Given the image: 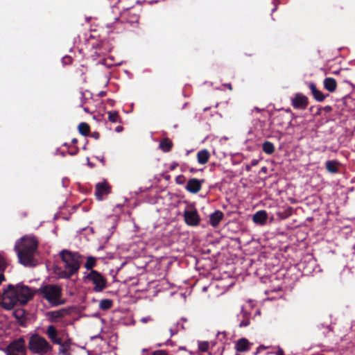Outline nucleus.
<instances>
[{
    "label": "nucleus",
    "instance_id": "22",
    "mask_svg": "<svg viewBox=\"0 0 355 355\" xmlns=\"http://www.w3.org/2000/svg\"><path fill=\"white\" fill-rule=\"evenodd\" d=\"M268 215L266 211L261 210L256 212L253 215L252 220L257 224L263 225L266 223Z\"/></svg>",
    "mask_w": 355,
    "mask_h": 355
},
{
    "label": "nucleus",
    "instance_id": "39",
    "mask_svg": "<svg viewBox=\"0 0 355 355\" xmlns=\"http://www.w3.org/2000/svg\"><path fill=\"white\" fill-rule=\"evenodd\" d=\"M179 166L178 162H173L169 166L171 171L175 170Z\"/></svg>",
    "mask_w": 355,
    "mask_h": 355
},
{
    "label": "nucleus",
    "instance_id": "54",
    "mask_svg": "<svg viewBox=\"0 0 355 355\" xmlns=\"http://www.w3.org/2000/svg\"><path fill=\"white\" fill-rule=\"evenodd\" d=\"M208 110V108H204V111Z\"/></svg>",
    "mask_w": 355,
    "mask_h": 355
},
{
    "label": "nucleus",
    "instance_id": "42",
    "mask_svg": "<svg viewBox=\"0 0 355 355\" xmlns=\"http://www.w3.org/2000/svg\"><path fill=\"white\" fill-rule=\"evenodd\" d=\"M123 126H121V125H118V126H116V128H115V132H122V131H123Z\"/></svg>",
    "mask_w": 355,
    "mask_h": 355
},
{
    "label": "nucleus",
    "instance_id": "26",
    "mask_svg": "<svg viewBox=\"0 0 355 355\" xmlns=\"http://www.w3.org/2000/svg\"><path fill=\"white\" fill-rule=\"evenodd\" d=\"M262 150L266 154L272 155L275 152V148L272 142L266 141L262 144Z\"/></svg>",
    "mask_w": 355,
    "mask_h": 355
},
{
    "label": "nucleus",
    "instance_id": "9",
    "mask_svg": "<svg viewBox=\"0 0 355 355\" xmlns=\"http://www.w3.org/2000/svg\"><path fill=\"white\" fill-rule=\"evenodd\" d=\"M291 105L294 109L304 110L309 105L308 98L302 93H296L291 98Z\"/></svg>",
    "mask_w": 355,
    "mask_h": 355
},
{
    "label": "nucleus",
    "instance_id": "41",
    "mask_svg": "<svg viewBox=\"0 0 355 355\" xmlns=\"http://www.w3.org/2000/svg\"><path fill=\"white\" fill-rule=\"evenodd\" d=\"M266 347L264 345H260L259 347H257L256 352H254V355H257L259 353L260 350L265 349Z\"/></svg>",
    "mask_w": 355,
    "mask_h": 355
},
{
    "label": "nucleus",
    "instance_id": "13",
    "mask_svg": "<svg viewBox=\"0 0 355 355\" xmlns=\"http://www.w3.org/2000/svg\"><path fill=\"white\" fill-rule=\"evenodd\" d=\"M204 181L203 179L191 178L187 182L185 189L191 193H197L201 190Z\"/></svg>",
    "mask_w": 355,
    "mask_h": 355
},
{
    "label": "nucleus",
    "instance_id": "31",
    "mask_svg": "<svg viewBox=\"0 0 355 355\" xmlns=\"http://www.w3.org/2000/svg\"><path fill=\"white\" fill-rule=\"evenodd\" d=\"M343 103L346 106H349V110H354L355 108V100L351 96H345L343 98Z\"/></svg>",
    "mask_w": 355,
    "mask_h": 355
},
{
    "label": "nucleus",
    "instance_id": "17",
    "mask_svg": "<svg viewBox=\"0 0 355 355\" xmlns=\"http://www.w3.org/2000/svg\"><path fill=\"white\" fill-rule=\"evenodd\" d=\"M309 88L310 89L313 98L318 102L324 101V99L329 96V94H324L321 91L318 90L315 83H310L309 85Z\"/></svg>",
    "mask_w": 355,
    "mask_h": 355
},
{
    "label": "nucleus",
    "instance_id": "4",
    "mask_svg": "<svg viewBox=\"0 0 355 355\" xmlns=\"http://www.w3.org/2000/svg\"><path fill=\"white\" fill-rule=\"evenodd\" d=\"M35 293L40 295L52 306H58L64 303L61 300L62 290L60 286L57 284H43Z\"/></svg>",
    "mask_w": 355,
    "mask_h": 355
},
{
    "label": "nucleus",
    "instance_id": "46",
    "mask_svg": "<svg viewBox=\"0 0 355 355\" xmlns=\"http://www.w3.org/2000/svg\"><path fill=\"white\" fill-rule=\"evenodd\" d=\"M4 280H5V276H4V275H3V274H2V273H0V284H1V282H2L3 281H4Z\"/></svg>",
    "mask_w": 355,
    "mask_h": 355
},
{
    "label": "nucleus",
    "instance_id": "16",
    "mask_svg": "<svg viewBox=\"0 0 355 355\" xmlns=\"http://www.w3.org/2000/svg\"><path fill=\"white\" fill-rule=\"evenodd\" d=\"M72 345V340L71 338H67L65 340H62L60 344H58L59 349L58 354L59 355H71V347Z\"/></svg>",
    "mask_w": 355,
    "mask_h": 355
},
{
    "label": "nucleus",
    "instance_id": "19",
    "mask_svg": "<svg viewBox=\"0 0 355 355\" xmlns=\"http://www.w3.org/2000/svg\"><path fill=\"white\" fill-rule=\"evenodd\" d=\"M210 157V153L207 149L199 150L196 155L197 161L200 164H207L209 162Z\"/></svg>",
    "mask_w": 355,
    "mask_h": 355
},
{
    "label": "nucleus",
    "instance_id": "20",
    "mask_svg": "<svg viewBox=\"0 0 355 355\" xmlns=\"http://www.w3.org/2000/svg\"><path fill=\"white\" fill-rule=\"evenodd\" d=\"M223 213L221 211L216 210L209 216V223L213 227H217L223 218Z\"/></svg>",
    "mask_w": 355,
    "mask_h": 355
},
{
    "label": "nucleus",
    "instance_id": "48",
    "mask_svg": "<svg viewBox=\"0 0 355 355\" xmlns=\"http://www.w3.org/2000/svg\"><path fill=\"white\" fill-rule=\"evenodd\" d=\"M277 355H284V351L280 349L277 352Z\"/></svg>",
    "mask_w": 355,
    "mask_h": 355
},
{
    "label": "nucleus",
    "instance_id": "53",
    "mask_svg": "<svg viewBox=\"0 0 355 355\" xmlns=\"http://www.w3.org/2000/svg\"><path fill=\"white\" fill-rule=\"evenodd\" d=\"M313 109V107H311L310 110L312 111Z\"/></svg>",
    "mask_w": 355,
    "mask_h": 355
},
{
    "label": "nucleus",
    "instance_id": "23",
    "mask_svg": "<svg viewBox=\"0 0 355 355\" xmlns=\"http://www.w3.org/2000/svg\"><path fill=\"white\" fill-rule=\"evenodd\" d=\"M239 320V327H246L250 324V313L246 311H242L240 315H238Z\"/></svg>",
    "mask_w": 355,
    "mask_h": 355
},
{
    "label": "nucleus",
    "instance_id": "40",
    "mask_svg": "<svg viewBox=\"0 0 355 355\" xmlns=\"http://www.w3.org/2000/svg\"><path fill=\"white\" fill-rule=\"evenodd\" d=\"M91 137H92L93 138L96 139H99L100 137V134L99 132H93L92 134H91Z\"/></svg>",
    "mask_w": 355,
    "mask_h": 355
},
{
    "label": "nucleus",
    "instance_id": "47",
    "mask_svg": "<svg viewBox=\"0 0 355 355\" xmlns=\"http://www.w3.org/2000/svg\"><path fill=\"white\" fill-rule=\"evenodd\" d=\"M189 172L193 173L198 171V170L196 168H193V167L189 168Z\"/></svg>",
    "mask_w": 355,
    "mask_h": 355
},
{
    "label": "nucleus",
    "instance_id": "32",
    "mask_svg": "<svg viewBox=\"0 0 355 355\" xmlns=\"http://www.w3.org/2000/svg\"><path fill=\"white\" fill-rule=\"evenodd\" d=\"M96 259L94 257H89L85 264V268L88 270H93L92 268L96 266Z\"/></svg>",
    "mask_w": 355,
    "mask_h": 355
},
{
    "label": "nucleus",
    "instance_id": "55",
    "mask_svg": "<svg viewBox=\"0 0 355 355\" xmlns=\"http://www.w3.org/2000/svg\"><path fill=\"white\" fill-rule=\"evenodd\" d=\"M0 305L1 306V302H0Z\"/></svg>",
    "mask_w": 355,
    "mask_h": 355
},
{
    "label": "nucleus",
    "instance_id": "15",
    "mask_svg": "<svg viewBox=\"0 0 355 355\" xmlns=\"http://www.w3.org/2000/svg\"><path fill=\"white\" fill-rule=\"evenodd\" d=\"M46 333L52 343L56 344V345L61 343V341L62 340V339L61 337L58 336V330L56 329L55 326H53V325L48 326Z\"/></svg>",
    "mask_w": 355,
    "mask_h": 355
},
{
    "label": "nucleus",
    "instance_id": "33",
    "mask_svg": "<svg viewBox=\"0 0 355 355\" xmlns=\"http://www.w3.org/2000/svg\"><path fill=\"white\" fill-rule=\"evenodd\" d=\"M209 347V344L207 341L199 342L198 343V349L201 352H207Z\"/></svg>",
    "mask_w": 355,
    "mask_h": 355
},
{
    "label": "nucleus",
    "instance_id": "49",
    "mask_svg": "<svg viewBox=\"0 0 355 355\" xmlns=\"http://www.w3.org/2000/svg\"><path fill=\"white\" fill-rule=\"evenodd\" d=\"M83 110H84V111H85V112H87V113H89V109H88L87 107H83Z\"/></svg>",
    "mask_w": 355,
    "mask_h": 355
},
{
    "label": "nucleus",
    "instance_id": "50",
    "mask_svg": "<svg viewBox=\"0 0 355 355\" xmlns=\"http://www.w3.org/2000/svg\"><path fill=\"white\" fill-rule=\"evenodd\" d=\"M77 142H78L77 139H72V143H73V144H76V143H77Z\"/></svg>",
    "mask_w": 355,
    "mask_h": 355
},
{
    "label": "nucleus",
    "instance_id": "36",
    "mask_svg": "<svg viewBox=\"0 0 355 355\" xmlns=\"http://www.w3.org/2000/svg\"><path fill=\"white\" fill-rule=\"evenodd\" d=\"M151 355H168L164 350H156L152 353Z\"/></svg>",
    "mask_w": 355,
    "mask_h": 355
},
{
    "label": "nucleus",
    "instance_id": "38",
    "mask_svg": "<svg viewBox=\"0 0 355 355\" xmlns=\"http://www.w3.org/2000/svg\"><path fill=\"white\" fill-rule=\"evenodd\" d=\"M153 319L150 316L144 317L141 318L140 321L143 323H146L148 322L152 321Z\"/></svg>",
    "mask_w": 355,
    "mask_h": 355
},
{
    "label": "nucleus",
    "instance_id": "43",
    "mask_svg": "<svg viewBox=\"0 0 355 355\" xmlns=\"http://www.w3.org/2000/svg\"><path fill=\"white\" fill-rule=\"evenodd\" d=\"M316 109H317V111H316V112L315 113V115H320V114H321V112H322V107L318 106V107H317V108H316Z\"/></svg>",
    "mask_w": 355,
    "mask_h": 355
},
{
    "label": "nucleus",
    "instance_id": "37",
    "mask_svg": "<svg viewBox=\"0 0 355 355\" xmlns=\"http://www.w3.org/2000/svg\"><path fill=\"white\" fill-rule=\"evenodd\" d=\"M322 110H323L326 113H329L332 111V107L330 105H326L322 107Z\"/></svg>",
    "mask_w": 355,
    "mask_h": 355
},
{
    "label": "nucleus",
    "instance_id": "11",
    "mask_svg": "<svg viewBox=\"0 0 355 355\" xmlns=\"http://www.w3.org/2000/svg\"><path fill=\"white\" fill-rule=\"evenodd\" d=\"M110 192L111 187L106 181L96 184L94 195L98 200H102L103 197L107 196Z\"/></svg>",
    "mask_w": 355,
    "mask_h": 355
},
{
    "label": "nucleus",
    "instance_id": "6",
    "mask_svg": "<svg viewBox=\"0 0 355 355\" xmlns=\"http://www.w3.org/2000/svg\"><path fill=\"white\" fill-rule=\"evenodd\" d=\"M28 349L33 354L44 355L53 349V347L42 336L35 334L31 336Z\"/></svg>",
    "mask_w": 355,
    "mask_h": 355
},
{
    "label": "nucleus",
    "instance_id": "28",
    "mask_svg": "<svg viewBox=\"0 0 355 355\" xmlns=\"http://www.w3.org/2000/svg\"><path fill=\"white\" fill-rule=\"evenodd\" d=\"M113 306V301L110 299H104L100 301L99 308L101 310L107 311L111 309Z\"/></svg>",
    "mask_w": 355,
    "mask_h": 355
},
{
    "label": "nucleus",
    "instance_id": "44",
    "mask_svg": "<svg viewBox=\"0 0 355 355\" xmlns=\"http://www.w3.org/2000/svg\"><path fill=\"white\" fill-rule=\"evenodd\" d=\"M334 8H335V12L338 13V11L340 10H343V8L341 6H336Z\"/></svg>",
    "mask_w": 355,
    "mask_h": 355
},
{
    "label": "nucleus",
    "instance_id": "7",
    "mask_svg": "<svg viewBox=\"0 0 355 355\" xmlns=\"http://www.w3.org/2000/svg\"><path fill=\"white\" fill-rule=\"evenodd\" d=\"M83 281L86 284H92L94 286L93 291L96 293L102 292L107 286V279L98 271L92 270L83 277Z\"/></svg>",
    "mask_w": 355,
    "mask_h": 355
},
{
    "label": "nucleus",
    "instance_id": "14",
    "mask_svg": "<svg viewBox=\"0 0 355 355\" xmlns=\"http://www.w3.org/2000/svg\"><path fill=\"white\" fill-rule=\"evenodd\" d=\"M253 343L245 338L239 339L235 343V349L238 352H246L250 350Z\"/></svg>",
    "mask_w": 355,
    "mask_h": 355
},
{
    "label": "nucleus",
    "instance_id": "5",
    "mask_svg": "<svg viewBox=\"0 0 355 355\" xmlns=\"http://www.w3.org/2000/svg\"><path fill=\"white\" fill-rule=\"evenodd\" d=\"M105 19L106 26L111 31H115L116 33H121L125 31H129V26L125 25V22L122 21L119 8L116 6L111 7L110 10L105 14Z\"/></svg>",
    "mask_w": 355,
    "mask_h": 355
},
{
    "label": "nucleus",
    "instance_id": "30",
    "mask_svg": "<svg viewBox=\"0 0 355 355\" xmlns=\"http://www.w3.org/2000/svg\"><path fill=\"white\" fill-rule=\"evenodd\" d=\"M78 130L82 135L87 136L89 133L90 127L88 123L83 122L79 124Z\"/></svg>",
    "mask_w": 355,
    "mask_h": 355
},
{
    "label": "nucleus",
    "instance_id": "52",
    "mask_svg": "<svg viewBox=\"0 0 355 355\" xmlns=\"http://www.w3.org/2000/svg\"><path fill=\"white\" fill-rule=\"evenodd\" d=\"M175 355H182V353H178V354H177Z\"/></svg>",
    "mask_w": 355,
    "mask_h": 355
},
{
    "label": "nucleus",
    "instance_id": "18",
    "mask_svg": "<svg viewBox=\"0 0 355 355\" xmlns=\"http://www.w3.org/2000/svg\"><path fill=\"white\" fill-rule=\"evenodd\" d=\"M340 163L336 159L327 160L325 162V168L330 173H338L340 171Z\"/></svg>",
    "mask_w": 355,
    "mask_h": 355
},
{
    "label": "nucleus",
    "instance_id": "35",
    "mask_svg": "<svg viewBox=\"0 0 355 355\" xmlns=\"http://www.w3.org/2000/svg\"><path fill=\"white\" fill-rule=\"evenodd\" d=\"M186 178L183 175H179L175 178V182L178 184L182 185L185 183Z\"/></svg>",
    "mask_w": 355,
    "mask_h": 355
},
{
    "label": "nucleus",
    "instance_id": "45",
    "mask_svg": "<svg viewBox=\"0 0 355 355\" xmlns=\"http://www.w3.org/2000/svg\"><path fill=\"white\" fill-rule=\"evenodd\" d=\"M259 161L257 159H252L251 161L252 166H256L258 164Z\"/></svg>",
    "mask_w": 355,
    "mask_h": 355
},
{
    "label": "nucleus",
    "instance_id": "1",
    "mask_svg": "<svg viewBox=\"0 0 355 355\" xmlns=\"http://www.w3.org/2000/svg\"><path fill=\"white\" fill-rule=\"evenodd\" d=\"M35 293V291L24 284H9L3 292L1 307L11 310L15 305H24L33 299Z\"/></svg>",
    "mask_w": 355,
    "mask_h": 355
},
{
    "label": "nucleus",
    "instance_id": "3",
    "mask_svg": "<svg viewBox=\"0 0 355 355\" xmlns=\"http://www.w3.org/2000/svg\"><path fill=\"white\" fill-rule=\"evenodd\" d=\"M60 256L64 263V270L59 272V276L62 279H69L78 272L83 256L77 252L67 250H62L60 252Z\"/></svg>",
    "mask_w": 355,
    "mask_h": 355
},
{
    "label": "nucleus",
    "instance_id": "34",
    "mask_svg": "<svg viewBox=\"0 0 355 355\" xmlns=\"http://www.w3.org/2000/svg\"><path fill=\"white\" fill-rule=\"evenodd\" d=\"M7 264L4 257L0 254V272H3L6 268Z\"/></svg>",
    "mask_w": 355,
    "mask_h": 355
},
{
    "label": "nucleus",
    "instance_id": "12",
    "mask_svg": "<svg viewBox=\"0 0 355 355\" xmlns=\"http://www.w3.org/2000/svg\"><path fill=\"white\" fill-rule=\"evenodd\" d=\"M184 219L186 224L189 226H197L200 221V216L196 209L185 210L184 211Z\"/></svg>",
    "mask_w": 355,
    "mask_h": 355
},
{
    "label": "nucleus",
    "instance_id": "21",
    "mask_svg": "<svg viewBox=\"0 0 355 355\" xmlns=\"http://www.w3.org/2000/svg\"><path fill=\"white\" fill-rule=\"evenodd\" d=\"M323 86L328 92H334L337 88V83L334 78L328 77L323 80Z\"/></svg>",
    "mask_w": 355,
    "mask_h": 355
},
{
    "label": "nucleus",
    "instance_id": "25",
    "mask_svg": "<svg viewBox=\"0 0 355 355\" xmlns=\"http://www.w3.org/2000/svg\"><path fill=\"white\" fill-rule=\"evenodd\" d=\"M159 146L163 152L168 153L171 150L173 144L168 138L166 137L160 141Z\"/></svg>",
    "mask_w": 355,
    "mask_h": 355
},
{
    "label": "nucleus",
    "instance_id": "27",
    "mask_svg": "<svg viewBox=\"0 0 355 355\" xmlns=\"http://www.w3.org/2000/svg\"><path fill=\"white\" fill-rule=\"evenodd\" d=\"M67 313V311L65 309H62L58 311H51L49 315L51 320H56L63 318Z\"/></svg>",
    "mask_w": 355,
    "mask_h": 355
},
{
    "label": "nucleus",
    "instance_id": "29",
    "mask_svg": "<svg viewBox=\"0 0 355 355\" xmlns=\"http://www.w3.org/2000/svg\"><path fill=\"white\" fill-rule=\"evenodd\" d=\"M108 120L112 123H121V119L116 111H110L107 112Z\"/></svg>",
    "mask_w": 355,
    "mask_h": 355
},
{
    "label": "nucleus",
    "instance_id": "10",
    "mask_svg": "<svg viewBox=\"0 0 355 355\" xmlns=\"http://www.w3.org/2000/svg\"><path fill=\"white\" fill-rule=\"evenodd\" d=\"M25 340L23 338H19L13 340L8 347L10 354L18 353L21 355L26 354Z\"/></svg>",
    "mask_w": 355,
    "mask_h": 355
},
{
    "label": "nucleus",
    "instance_id": "51",
    "mask_svg": "<svg viewBox=\"0 0 355 355\" xmlns=\"http://www.w3.org/2000/svg\"><path fill=\"white\" fill-rule=\"evenodd\" d=\"M228 88H229L230 89H232V85H231L230 84L229 85Z\"/></svg>",
    "mask_w": 355,
    "mask_h": 355
},
{
    "label": "nucleus",
    "instance_id": "24",
    "mask_svg": "<svg viewBox=\"0 0 355 355\" xmlns=\"http://www.w3.org/2000/svg\"><path fill=\"white\" fill-rule=\"evenodd\" d=\"M15 318L17 320V323L21 326L25 327L26 322V318L25 316V311L23 309L15 310L13 313Z\"/></svg>",
    "mask_w": 355,
    "mask_h": 355
},
{
    "label": "nucleus",
    "instance_id": "2",
    "mask_svg": "<svg viewBox=\"0 0 355 355\" xmlns=\"http://www.w3.org/2000/svg\"><path fill=\"white\" fill-rule=\"evenodd\" d=\"M38 240L34 236L26 235L17 240L15 245V251L19 262L25 266H33L35 256L37 252Z\"/></svg>",
    "mask_w": 355,
    "mask_h": 355
},
{
    "label": "nucleus",
    "instance_id": "8",
    "mask_svg": "<svg viewBox=\"0 0 355 355\" xmlns=\"http://www.w3.org/2000/svg\"><path fill=\"white\" fill-rule=\"evenodd\" d=\"M120 14L122 17V21L125 22V25L129 26V31H132V28L138 27L140 17L135 11L127 10Z\"/></svg>",
    "mask_w": 355,
    "mask_h": 355
}]
</instances>
